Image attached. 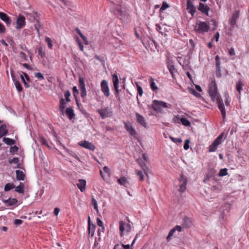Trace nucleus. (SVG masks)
<instances>
[{
  "mask_svg": "<svg viewBox=\"0 0 249 249\" xmlns=\"http://www.w3.org/2000/svg\"><path fill=\"white\" fill-rule=\"evenodd\" d=\"M78 45L79 46V49L81 51H84V46L82 45V43L79 40L78 42Z\"/></svg>",
  "mask_w": 249,
  "mask_h": 249,
  "instance_id": "62",
  "label": "nucleus"
},
{
  "mask_svg": "<svg viewBox=\"0 0 249 249\" xmlns=\"http://www.w3.org/2000/svg\"><path fill=\"white\" fill-rule=\"evenodd\" d=\"M101 90L106 97H108L110 95L109 87L107 81L105 80L102 81L101 83Z\"/></svg>",
  "mask_w": 249,
  "mask_h": 249,
  "instance_id": "9",
  "label": "nucleus"
},
{
  "mask_svg": "<svg viewBox=\"0 0 249 249\" xmlns=\"http://www.w3.org/2000/svg\"><path fill=\"white\" fill-rule=\"evenodd\" d=\"M3 142L5 143L6 144L9 145H14L15 143V141L9 138H6L4 137L3 138Z\"/></svg>",
  "mask_w": 249,
  "mask_h": 249,
  "instance_id": "26",
  "label": "nucleus"
},
{
  "mask_svg": "<svg viewBox=\"0 0 249 249\" xmlns=\"http://www.w3.org/2000/svg\"><path fill=\"white\" fill-rule=\"evenodd\" d=\"M16 178L18 180H24L25 179V175L23 171L19 170H16Z\"/></svg>",
  "mask_w": 249,
  "mask_h": 249,
  "instance_id": "21",
  "label": "nucleus"
},
{
  "mask_svg": "<svg viewBox=\"0 0 249 249\" xmlns=\"http://www.w3.org/2000/svg\"><path fill=\"white\" fill-rule=\"evenodd\" d=\"M169 7V4L166 2L164 1H163L162 5L160 8V11H163V10H165L166 9L168 8Z\"/></svg>",
  "mask_w": 249,
  "mask_h": 249,
  "instance_id": "42",
  "label": "nucleus"
},
{
  "mask_svg": "<svg viewBox=\"0 0 249 249\" xmlns=\"http://www.w3.org/2000/svg\"><path fill=\"white\" fill-rule=\"evenodd\" d=\"M124 127L127 130V131L129 133V135L133 137L134 138H136L137 132L134 128L133 127L131 124L129 123H124Z\"/></svg>",
  "mask_w": 249,
  "mask_h": 249,
  "instance_id": "10",
  "label": "nucleus"
},
{
  "mask_svg": "<svg viewBox=\"0 0 249 249\" xmlns=\"http://www.w3.org/2000/svg\"><path fill=\"white\" fill-rule=\"evenodd\" d=\"M143 167L142 168L143 170L144 174L146 175V176L148 177V173L149 171V168L147 167V166L146 165H143Z\"/></svg>",
  "mask_w": 249,
  "mask_h": 249,
  "instance_id": "57",
  "label": "nucleus"
},
{
  "mask_svg": "<svg viewBox=\"0 0 249 249\" xmlns=\"http://www.w3.org/2000/svg\"><path fill=\"white\" fill-rule=\"evenodd\" d=\"M97 112L99 113L100 116L103 119L111 116V114H112V112L110 110V109H109L107 107H105L104 108H101V109H98L97 110Z\"/></svg>",
  "mask_w": 249,
  "mask_h": 249,
  "instance_id": "8",
  "label": "nucleus"
},
{
  "mask_svg": "<svg viewBox=\"0 0 249 249\" xmlns=\"http://www.w3.org/2000/svg\"><path fill=\"white\" fill-rule=\"evenodd\" d=\"M182 117H180L179 115H177L176 116H175L173 118V121L175 123H181V119H182Z\"/></svg>",
  "mask_w": 249,
  "mask_h": 249,
  "instance_id": "46",
  "label": "nucleus"
},
{
  "mask_svg": "<svg viewBox=\"0 0 249 249\" xmlns=\"http://www.w3.org/2000/svg\"><path fill=\"white\" fill-rule=\"evenodd\" d=\"M210 29L209 25L204 21H198L195 27V30L199 33H204L208 32Z\"/></svg>",
  "mask_w": 249,
  "mask_h": 249,
  "instance_id": "3",
  "label": "nucleus"
},
{
  "mask_svg": "<svg viewBox=\"0 0 249 249\" xmlns=\"http://www.w3.org/2000/svg\"><path fill=\"white\" fill-rule=\"evenodd\" d=\"M183 220V225L185 227L189 228L192 226V221L190 218L185 217Z\"/></svg>",
  "mask_w": 249,
  "mask_h": 249,
  "instance_id": "23",
  "label": "nucleus"
},
{
  "mask_svg": "<svg viewBox=\"0 0 249 249\" xmlns=\"http://www.w3.org/2000/svg\"><path fill=\"white\" fill-rule=\"evenodd\" d=\"M168 70L172 75H173L176 71V69L173 65L168 66Z\"/></svg>",
  "mask_w": 249,
  "mask_h": 249,
  "instance_id": "53",
  "label": "nucleus"
},
{
  "mask_svg": "<svg viewBox=\"0 0 249 249\" xmlns=\"http://www.w3.org/2000/svg\"><path fill=\"white\" fill-rule=\"evenodd\" d=\"M112 82L115 89L116 98L118 100H120V97L119 96L120 90L119 89V78L116 73L112 75Z\"/></svg>",
  "mask_w": 249,
  "mask_h": 249,
  "instance_id": "5",
  "label": "nucleus"
},
{
  "mask_svg": "<svg viewBox=\"0 0 249 249\" xmlns=\"http://www.w3.org/2000/svg\"><path fill=\"white\" fill-rule=\"evenodd\" d=\"M81 37L83 39V40L84 41V43H85V44H86V45H88L89 44V42H88V41L87 40V38L86 37V36H85L83 35Z\"/></svg>",
  "mask_w": 249,
  "mask_h": 249,
  "instance_id": "64",
  "label": "nucleus"
},
{
  "mask_svg": "<svg viewBox=\"0 0 249 249\" xmlns=\"http://www.w3.org/2000/svg\"><path fill=\"white\" fill-rule=\"evenodd\" d=\"M19 161L18 158L15 157L13 159L9 160V162L10 164H18Z\"/></svg>",
  "mask_w": 249,
  "mask_h": 249,
  "instance_id": "49",
  "label": "nucleus"
},
{
  "mask_svg": "<svg viewBox=\"0 0 249 249\" xmlns=\"http://www.w3.org/2000/svg\"><path fill=\"white\" fill-rule=\"evenodd\" d=\"M169 106H170V105L167 104L166 103L157 100L153 101L151 105L152 108L154 110L160 113L163 112V108H168Z\"/></svg>",
  "mask_w": 249,
  "mask_h": 249,
  "instance_id": "2",
  "label": "nucleus"
},
{
  "mask_svg": "<svg viewBox=\"0 0 249 249\" xmlns=\"http://www.w3.org/2000/svg\"><path fill=\"white\" fill-rule=\"evenodd\" d=\"M23 223V221L20 219H15L14 221V224L16 226H19L22 224Z\"/></svg>",
  "mask_w": 249,
  "mask_h": 249,
  "instance_id": "56",
  "label": "nucleus"
},
{
  "mask_svg": "<svg viewBox=\"0 0 249 249\" xmlns=\"http://www.w3.org/2000/svg\"><path fill=\"white\" fill-rule=\"evenodd\" d=\"M215 60L216 61V72L217 73H219L220 71V58L219 56L216 55L215 56Z\"/></svg>",
  "mask_w": 249,
  "mask_h": 249,
  "instance_id": "29",
  "label": "nucleus"
},
{
  "mask_svg": "<svg viewBox=\"0 0 249 249\" xmlns=\"http://www.w3.org/2000/svg\"><path fill=\"white\" fill-rule=\"evenodd\" d=\"M7 133L6 129V126L5 124H2L0 126V138L2 136L5 135Z\"/></svg>",
  "mask_w": 249,
  "mask_h": 249,
  "instance_id": "25",
  "label": "nucleus"
},
{
  "mask_svg": "<svg viewBox=\"0 0 249 249\" xmlns=\"http://www.w3.org/2000/svg\"><path fill=\"white\" fill-rule=\"evenodd\" d=\"M39 141L42 144L45 145H48L47 142L44 138H40Z\"/></svg>",
  "mask_w": 249,
  "mask_h": 249,
  "instance_id": "58",
  "label": "nucleus"
},
{
  "mask_svg": "<svg viewBox=\"0 0 249 249\" xmlns=\"http://www.w3.org/2000/svg\"><path fill=\"white\" fill-rule=\"evenodd\" d=\"M175 229L173 228L169 232L168 235L167 236L166 239L167 241H169L171 239V237L174 235V233L175 232Z\"/></svg>",
  "mask_w": 249,
  "mask_h": 249,
  "instance_id": "39",
  "label": "nucleus"
},
{
  "mask_svg": "<svg viewBox=\"0 0 249 249\" xmlns=\"http://www.w3.org/2000/svg\"><path fill=\"white\" fill-rule=\"evenodd\" d=\"M137 161L142 168L143 167V165H146L145 163L141 159H138Z\"/></svg>",
  "mask_w": 249,
  "mask_h": 249,
  "instance_id": "59",
  "label": "nucleus"
},
{
  "mask_svg": "<svg viewBox=\"0 0 249 249\" xmlns=\"http://www.w3.org/2000/svg\"><path fill=\"white\" fill-rule=\"evenodd\" d=\"M118 182L120 184L124 186H126L128 184V181L127 178L124 177H123L119 178L118 179Z\"/></svg>",
  "mask_w": 249,
  "mask_h": 249,
  "instance_id": "24",
  "label": "nucleus"
},
{
  "mask_svg": "<svg viewBox=\"0 0 249 249\" xmlns=\"http://www.w3.org/2000/svg\"><path fill=\"white\" fill-rule=\"evenodd\" d=\"M179 181L180 182V184L179 185V189L178 191L180 193H183L186 190V186L187 184V179L184 178L183 175H181L180 176V178L179 179Z\"/></svg>",
  "mask_w": 249,
  "mask_h": 249,
  "instance_id": "12",
  "label": "nucleus"
},
{
  "mask_svg": "<svg viewBox=\"0 0 249 249\" xmlns=\"http://www.w3.org/2000/svg\"><path fill=\"white\" fill-rule=\"evenodd\" d=\"M14 187L15 186L13 184L8 183L5 185L4 187V190L5 191H9Z\"/></svg>",
  "mask_w": 249,
  "mask_h": 249,
  "instance_id": "35",
  "label": "nucleus"
},
{
  "mask_svg": "<svg viewBox=\"0 0 249 249\" xmlns=\"http://www.w3.org/2000/svg\"><path fill=\"white\" fill-rule=\"evenodd\" d=\"M187 10L188 13L193 16L196 11L195 6L193 4L192 2L187 1Z\"/></svg>",
  "mask_w": 249,
  "mask_h": 249,
  "instance_id": "17",
  "label": "nucleus"
},
{
  "mask_svg": "<svg viewBox=\"0 0 249 249\" xmlns=\"http://www.w3.org/2000/svg\"><path fill=\"white\" fill-rule=\"evenodd\" d=\"M6 29L4 26L0 22V34H3L5 32Z\"/></svg>",
  "mask_w": 249,
  "mask_h": 249,
  "instance_id": "54",
  "label": "nucleus"
},
{
  "mask_svg": "<svg viewBox=\"0 0 249 249\" xmlns=\"http://www.w3.org/2000/svg\"><path fill=\"white\" fill-rule=\"evenodd\" d=\"M66 150L71 156H72L73 157H74V158H75L77 160H80L79 158L77 156V155L75 153H74V152H73L71 151V150H70L69 149H66Z\"/></svg>",
  "mask_w": 249,
  "mask_h": 249,
  "instance_id": "41",
  "label": "nucleus"
},
{
  "mask_svg": "<svg viewBox=\"0 0 249 249\" xmlns=\"http://www.w3.org/2000/svg\"><path fill=\"white\" fill-rule=\"evenodd\" d=\"M18 150V147L17 146L15 145L14 146L11 147L10 152L11 153H15L16 152H17Z\"/></svg>",
  "mask_w": 249,
  "mask_h": 249,
  "instance_id": "55",
  "label": "nucleus"
},
{
  "mask_svg": "<svg viewBox=\"0 0 249 249\" xmlns=\"http://www.w3.org/2000/svg\"><path fill=\"white\" fill-rule=\"evenodd\" d=\"M181 123L183 125H184L185 126H191V123L188 120H187L186 118L184 117H182V119H181Z\"/></svg>",
  "mask_w": 249,
  "mask_h": 249,
  "instance_id": "33",
  "label": "nucleus"
},
{
  "mask_svg": "<svg viewBox=\"0 0 249 249\" xmlns=\"http://www.w3.org/2000/svg\"><path fill=\"white\" fill-rule=\"evenodd\" d=\"M119 230L121 236L124 233H128L131 230V226L129 223H125L123 221L119 222Z\"/></svg>",
  "mask_w": 249,
  "mask_h": 249,
  "instance_id": "4",
  "label": "nucleus"
},
{
  "mask_svg": "<svg viewBox=\"0 0 249 249\" xmlns=\"http://www.w3.org/2000/svg\"><path fill=\"white\" fill-rule=\"evenodd\" d=\"M97 224L99 226L102 228V230L103 231H104V227L103 222L100 219V218H97Z\"/></svg>",
  "mask_w": 249,
  "mask_h": 249,
  "instance_id": "52",
  "label": "nucleus"
},
{
  "mask_svg": "<svg viewBox=\"0 0 249 249\" xmlns=\"http://www.w3.org/2000/svg\"><path fill=\"white\" fill-rule=\"evenodd\" d=\"M135 115L138 123L143 126L146 127V123H145L144 117L137 112L136 113Z\"/></svg>",
  "mask_w": 249,
  "mask_h": 249,
  "instance_id": "19",
  "label": "nucleus"
},
{
  "mask_svg": "<svg viewBox=\"0 0 249 249\" xmlns=\"http://www.w3.org/2000/svg\"><path fill=\"white\" fill-rule=\"evenodd\" d=\"M86 185V181L85 180L83 179H80L78 180V183L77 184L78 188L80 191L83 192L85 190V186Z\"/></svg>",
  "mask_w": 249,
  "mask_h": 249,
  "instance_id": "20",
  "label": "nucleus"
},
{
  "mask_svg": "<svg viewBox=\"0 0 249 249\" xmlns=\"http://www.w3.org/2000/svg\"><path fill=\"white\" fill-rule=\"evenodd\" d=\"M71 96V93L69 90H67L65 93V97L66 98V100L67 102H70L71 100L70 99V96Z\"/></svg>",
  "mask_w": 249,
  "mask_h": 249,
  "instance_id": "51",
  "label": "nucleus"
},
{
  "mask_svg": "<svg viewBox=\"0 0 249 249\" xmlns=\"http://www.w3.org/2000/svg\"><path fill=\"white\" fill-rule=\"evenodd\" d=\"M45 41L47 43L49 48L52 49L53 47V44L51 39L49 37H46L45 38Z\"/></svg>",
  "mask_w": 249,
  "mask_h": 249,
  "instance_id": "38",
  "label": "nucleus"
},
{
  "mask_svg": "<svg viewBox=\"0 0 249 249\" xmlns=\"http://www.w3.org/2000/svg\"><path fill=\"white\" fill-rule=\"evenodd\" d=\"M79 144L82 147L91 151H94L95 148V146L91 142L86 141H81Z\"/></svg>",
  "mask_w": 249,
  "mask_h": 249,
  "instance_id": "13",
  "label": "nucleus"
},
{
  "mask_svg": "<svg viewBox=\"0 0 249 249\" xmlns=\"http://www.w3.org/2000/svg\"><path fill=\"white\" fill-rule=\"evenodd\" d=\"M91 204L93 205L94 209L96 211L97 213H98L99 211L98 209L97 202L96 199L94 197H92Z\"/></svg>",
  "mask_w": 249,
  "mask_h": 249,
  "instance_id": "34",
  "label": "nucleus"
},
{
  "mask_svg": "<svg viewBox=\"0 0 249 249\" xmlns=\"http://www.w3.org/2000/svg\"><path fill=\"white\" fill-rule=\"evenodd\" d=\"M72 91H73V95L75 96L76 95V94H78V90L76 88V86H74L72 88Z\"/></svg>",
  "mask_w": 249,
  "mask_h": 249,
  "instance_id": "61",
  "label": "nucleus"
},
{
  "mask_svg": "<svg viewBox=\"0 0 249 249\" xmlns=\"http://www.w3.org/2000/svg\"><path fill=\"white\" fill-rule=\"evenodd\" d=\"M222 135L219 136L209 147V152H213L216 150L218 146L222 142Z\"/></svg>",
  "mask_w": 249,
  "mask_h": 249,
  "instance_id": "6",
  "label": "nucleus"
},
{
  "mask_svg": "<svg viewBox=\"0 0 249 249\" xmlns=\"http://www.w3.org/2000/svg\"><path fill=\"white\" fill-rule=\"evenodd\" d=\"M226 175H227V169L226 168L221 169L218 174L220 177H223Z\"/></svg>",
  "mask_w": 249,
  "mask_h": 249,
  "instance_id": "43",
  "label": "nucleus"
},
{
  "mask_svg": "<svg viewBox=\"0 0 249 249\" xmlns=\"http://www.w3.org/2000/svg\"><path fill=\"white\" fill-rule=\"evenodd\" d=\"M136 85L137 89L138 94L140 96H142L143 94V90L142 88L139 85V84L137 82H136Z\"/></svg>",
  "mask_w": 249,
  "mask_h": 249,
  "instance_id": "37",
  "label": "nucleus"
},
{
  "mask_svg": "<svg viewBox=\"0 0 249 249\" xmlns=\"http://www.w3.org/2000/svg\"><path fill=\"white\" fill-rule=\"evenodd\" d=\"M66 113L70 120H71L74 117L75 114L74 113L73 110L71 107L67 108Z\"/></svg>",
  "mask_w": 249,
  "mask_h": 249,
  "instance_id": "22",
  "label": "nucleus"
},
{
  "mask_svg": "<svg viewBox=\"0 0 249 249\" xmlns=\"http://www.w3.org/2000/svg\"><path fill=\"white\" fill-rule=\"evenodd\" d=\"M136 174L140 177V180L142 181L144 179V176L141 171L137 170L136 171Z\"/></svg>",
  "mask_w": 249,
  "mask_h": 249,
  "instance_id": "44",
  "label": "nucleus"
},
{
  "mask_svg": "<svg viewBox=\"0 0 249 249\" xmlns=\"http://www.w3.org/2000/svg\"><path fill=\"white\" fill-rule=\"evenodd\" d=\"M219 38V34L218 32H217L216 34L214 35L213 39H215V41L217 42L218 41Z\"/></svg>",
  "mask_w": 249,
  "mask_h": 249,
  "instance_id": "63",
  "label": "nucleus"
},
{
  "mask_svg": "<svg viewBox=\"0 0 249 249\" xmlns=\"http://www.w3.org/2000/svg\"><path fill=\"white\" fill-rule=\"evenodd\" d=\"M35 76L36 78L39 80H44V77L43 74L40 72H36L35 74Z\"/></svg>",
  "mask_w": 249,
  "mask_h": 249,
  "instance_id": "47",
  "label": "nucleus"
},
{
  "mask_svg": "<svg viewBox=\"0 0 249 249\" xmlns=\"http://www.w3.org/2000/svg\"><path fill=\"white\" fill-rule=\"evenodd\" d=\"M189 91L190 93L195 95L196 97H198L200 96V94L197 92L194 89H189Z\"/></svg>",
  "mask_w": 249,
  "mask_h": 249,
  "instance_id": "40",
  "label": "nucleus"
},
{
  "mask_svg": "<svg viewBox=\"0 0 249 249\" xmlns=\"http://www.w3.org/2000/svg\"><path fill=\"white\" fill-rule=\"evenodd\" d=\"M20 77H21V80L23 82V84H24V85L25 86V87L26 88H28L30 87L29 85L27 83V82H26V81L25 80V79L24 77V76L21 74L20 75Z\"/></svg>",
  "mask_w": 249,
  "mask_h": 249,
  "instance_id": "48",
  "label": "nucleus"
},
{
  "mask_svg": "<svg viewBox=\"0 0 249 249\" xmlns=\"http://www.w3.org/2000/svg\"><path fill=\"white\" fill-rule=\"evenodd\" d=\"M3 202L7 206H18V200L16 198H9L6 200H3Z\"/></svg>",
  "mask_w": 249,
  "mask_h": 249,
  "instance_id": "15",
  "label": "nucleus"
},
{
  "mask_svg": "<svg viewBox=\"0 0 249 249\" xmlns=\"http://www.w3.org/2000/svg\"><path fill=\"white\" fill-rule=\"evenodd\" d=\"M15 85L16 86V88L17 90L19 92H20L22 90V88L18 81H15Z\"/></svg>",
  "mask_w": 249,
  "mask_h": 249,
  "instance_id": "36",
  "label": "nucleus"
},
{
  "mask_svg": "<svg viewBox=\"0 0 249 249\" xmlns=\"http://www.w3.org/2000/svg\"><path fill=\"white\" fill-rule=\"evenodd\" d=\"M66 102L63 98H61L60 100L59 108L62 114L64 113V111L66 107Z\"/></svg>",
  "mask_w": 249,
  "mask_h": 249,
  "instance_id": "28",
  "label": "nucleus"
},
{
  "mask_svg": "<svg viewBox=\"0 0 249 249\" xmlns=\"http://www.w3.org/2000/svg\"><path fill=\"white\" fill-rule=\"evenodd\" d=\"M92 249H100L99 243L96 240H95L94 242V246L93 247Z\"/></svg>",
  "mask_w": 249,
  "mask_h": 249,
  "instance_id": "60",
  "label": "nucleus"
},
{
  "mask_svg": "<svg viewBox=\"0 0 249 249\" xmlns=\"http://www.w3.org/2000/svg\"><path fill=\"white\" fill-rule=\"evenodd\" d=\"M150 88L153 91H156L158 90V87L154 82V80L153 78L150 79Z\"/></svg>",
  "mask_w": 249,
  "mask_h": 249,
  "instance_id": "27",
  "label": "nucleus"
},
{
  "mask_svg": "<svg viewBox=\"0 0 249 249\" xmlns=\"http://www.w3.org/2000/svg\"><path fill=\"white\" fill-rule=\"evenodd\" d=\"M15 191L20 194H23L24 184L22 183H20L19 185L15 188Z\"/></svg>",
  "mask_w": 249,
  "mask_h": 249,
  "instance_id": "30",
  "label": "nucleus"
},
{
  "mask_svg": "<svg viewBox=\"0 0 249 249\" xmlns=\"http://www.w3.org/2000/svg\"><path fill=\"white\" fill-rule=\"evenodd\" d=\"M17 26L16 29H20L23 28L25 25V18L21 15H19L17 19Z\"/></svg>",
  "mask_w": 249,
  "mask_h": 249,
  "instance_id": "11",
  "label": "nucleus"
},
{
  "mask_svg": "<svg viewBox=\"0 0 249 249\" xmlns=\"http://www.w3.org/2000/svg\"><path fill=\"white\" fill-rule=\"evenodd\" d=\"M190 142V141L189 139H187L185 141V143L184 144V149L186 150H188L189 148V143Z\"/></svg>",
  "mask_w": 249,
  "mask_h": 249,
  "instance_id": "50",
  "label": "nucleus"
},
{
  "mask_svg": "<svg viewBox=\"0 0 249 249\" xmlns=\"http://www.w3.org/2000/svg\"><path fill=\"white\" fill-rule=\"evenodd\" d=\"M79 87L81 90V96L82 98H85L87 96V92L84 79L82 77H80L79 78Z\"/></svg>",
  "mask_w": 249,
  "mask_h": 249,
  "instance_id": "7",
  "label": "nucleus"
},
{
  "mask_svg": "<svg viewBox=\"0 0 249 249\" xmlns=\"http://www.w3.org/2000/svg\"><path fill=\"white\" fill-rule=\"evenodd\" d=\"M0 18L5 22L8 26L11 24V20L10 18L4 13L0 12Z\"/></svg>",
  "mask_w": 249,
  "mask_h": 249,
  "instance_id": "18",
  "label": "nucleus"
},
{
  "mask_svg": "<svg viewBox=\"0 0 249 249\" xmlns=\"http://www.w3.org/2000/svg\"><path fill=\"white\" fill-rule=\"evenodd\" d=\"M170 138L172 142L175 143H181L182 142V139L180 138H173L172 137H170Z\"/></svg>",
  "mask_w": 249,
  "mask_h": 249,
  "instance_id": "45",
  "label": "nucleus"
},
{
  "mask_svg": "<svg viewBox=\"0 0 249 249\" xmlns=\"http://www.w3.org/2000/svg\"><path fill=\"white\" fill-rule=\"evenodd\" d=\"M244 84L241 81H239L236 86V89L237 91L239 92V95L241 93V91L243 90V88L244 87Z\"/></svg>",
  "mask_w": 249,
  "mask_h": 249,
  "instance_id": "31",
  "label": "nucleus"
},
{
  "mask_svg": "<svg viewBox=\"0 0 249 249\" xmlns=\"http://www.w3.org/2000/svg\"><path fill=\"white\" fill-rule=\"evenodd\" d=\"M31 15H32V17L33 18V19L36 21V23L35 24L34 26L36 30L37 31V33L39 34V29L41 27V24L37 18L38 17V15L36 12H33Z\"/></svg>",
  "mask_w": 249,
  "mask_h": 249,
  "instance_id": "14",
  "label": "nucleus"
},
{
  "mask_svg": "<svg viewBox=\"0 0 249 249\" xmlns=\"http://www.w3.org/2000/svg\"><path fill=\"white\" fill-rule=\"evenodd\" d=\"M38 54L42 58H44L46 56L45 52L43 50V47L40 46L37 48Z\"/></svg>",
  "mask_w": 249,
  "mask_h": 249,
  "instance_id": "32",
  "label": "nucleus"
},
{
  "mask_svg": "<svg viewBox=\"0 0 249 249\" xmlns=\"http://www.w3.org/2000/svg\"><path fill=\"white\" fill-rule=\"evenodd\" d=\"M198 9L202 13L208 15V12L210 10L209 7L203 3L200 2L198 6Z\"/></svg>",
  "mask_w": 249,
  "mask_h": 249,
  "instance_id": "16",
  "label": "nucleus"
},
{
  "mask_svg": "<svg viewBox=\"0 0 249 249\" xmlns=\"http://www.w3.org/2000/svg\"><path fill=\"white\" fill-rule=\"evenodd\" d=\"M208 91L212 100L216 102L218 107L222 113L223 118H224L226 115L224 106L221 98L217 93L216 84L214 81H213L210 83Z\"/></svg>",
  "mask_w": 249,
  "mask_h": 249,
  "instance_id": "1",
  "label": "nucleus"
}]
</instances>
